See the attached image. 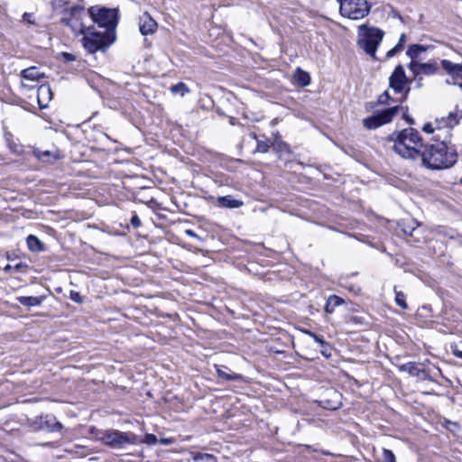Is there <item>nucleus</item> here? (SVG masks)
Wrapping results in <instances>:
<instances>
[{
  "label": "nucleus",
  "instance_id": "f704fd0d",
  "mask_svg": "<svg viewBox=\"0 0 462 462\" xmlns=\"http://www.w3.org/2000/svg\"><path fill=\"white\" fill-rule=\"evenodd\" d=\"M269 143L265 141H257V146H256V150L257 152H267L268 150H269Z\"/></svg>",
  "mask_w": 462,
  "mask_h": 462
},
{
  "label": "nucleus",
  "instance_id": "2eb2a0df",
  "mask_svg": "<svg viewBox=\"0 0 462 462\" xmlns=\"http://www.w3.org/2000/svg\"><path fill=\"white\" fill-rule=\"evenodd\" d=\"M52 98V91L49 85H42L37 90V100L40 108L43 109L48 107L49 102Z\"/></svg>",
  "mask_w": 462,
  "mask_h": 462
},
{
  "label": "nucleus",
  "instance_id": "dca6fc26",
  "mask_svg": "<svg viewBox=\"0 0 462 462\" xmlns=\"http://www.w3.org/2000/svg\"><path fill=\"white\" fill-rule=\"evenodd\" d=\"M40 428L48 431H60L62 429V425L59 422L56 418L52 415H46L40 419Z\"/></svg>",
  "mask_w": 462,
  "mask_h": 462
},
{
  "label": "nucleus",
  "instance_id": "864d4df0",
  "mask_svg": "<svg viewBox=\"0 0 462 462\" xmlns=\"http://www.w3.org/2000/svg\"><path fill=\"white\" fill-rule=\"evenodd\" d=\"M459 88L462 90V83L458 84Z\"/></svg>",
  "mask_w": 462,
  "mask_h": 462
},
{
  "label": "nucleus",
  "instance_id": "4468645a",
  "mask_svg": "<svg viewBox=\"0 0 462 462\" xmlns=\"http://www.w3.org/2000/svg\"><path fill=\"white\" fill-rule=\"evenodd\" d=\"M400 370L408 373L411 376L419 377L422 380L429 379V373L425 369L419 368L418 365L413 362H409L400 366Z\"/></svg>",
  "mask_w": 462,
  "mask_h": 462
},
{
  "label": "nucleus",
  "instance_id": "aec40b11",
  "mask_svg": "<svg viewBox=\"0 0 462 462\" xmlns=\"http://www.w3.org/2000/svg\"><path fill=\"white\" fill-rule=\"evenodd\" d=\"M21 75L23 79L31 81H38L43 77V74L35 67L23 69Z\"/></svg>",
  "mask_w": 462,
  "mask_h": 462
},
{
  "label": "nucleus",
  "instance_id": "ddd939ff",
  "mask_svg": "<svg viewBox=\"0 0 462 462\" xmlns=\"http://www.w3.org/2000/svg\"><path fill=\"white\" fill-rule=\"evenodd\" d=\"M157 29V23L150 16L148 13H144L140 17L139 30L143 35L152 34Z\"/></svg>",
  "mask_w": 462,
  "mask_h": 462
},
{
  "label": "nucleus",
  "instance_id": "c756f323",
  "mask_svg": "<svg viewBox=\"0 0 462 462\" xmlns=\"http://www.w3.org/2000/svg\"><path fill=\"white\" fill-rule=\"evenodd\" d=\"M450 349L455 356L462 358V340L458 343H452L450 345Z\"/></svg>",
  "mask_w": 462,
  "mask_h": 462
},
{
  "label": "nucleus",
  "instance_id": "5fc2aeb1",
  "mask_svg": "<svg viewBox=\"0 0 462 462\" xmlns=\"http://www.w3.org/2000/svg\"><path fill=\"white\" fill-rule=\"evenodd\" d=\"M459 183L462 185V177L459 179Z\"/></svg>",
  "mask_w": 462,
  "mask_h": 462
},
{
  "label": "nucleus",
  "instance_id": "393cba45",
  "mask_svg": "<svg viewBox=\"0 0 462 462\" xmlns=\"http://www.w3.org/2000/svg\"><path fill=\"white\" fill-rule=\"evenodd\" d=\"M394 293H395V302L396 304L402 308V310L408 309V304L406 302V296L402 291H397L396 288H394Z\"/></svg>",
  "mask_w": 462,
  "mask_h": 462
},
{
  "label": "nucleus",
  "instance_id": "412c9836",
  "mask_svg": "<svg viewBox=\"0 0 462 462\" xmlns=\"http://www.w3.org/2000/svg\"><path fill=\"white\" fill-rule=\"evenodd\" d=\"M344 303V300L337 295H330L325 305V311L332 313L335 309Z\"/></svg>",
  "mask_w": 462,
  "mask_h": 462
},
{
  "label": "nucleus",
  "instance_id": "58836bf2",
  "mask_svg": "<svg viewBox=\"0 0 462 462\" xmlns=\"http://www.w3.org/2000/svg\"><path fill=\"white\" fill-rule=\"evenodd\" d=\"M70 300L76 303L82 302V297H81L80 293L78 291H70Z\"/></svg>",
  "mask_w": 462,
  "mask_h": 462
},
{
  "label": "nucleus",
  "instance_id": "7c9ffc66",
  "mask_svg": "<svg viewBox=\"0 0 462 462\" xmlns=\"http://www.w3.org/2000/svg\"><path fill=\"white\" fill-rule=\"evenodd\" d=\"M383 459L384 462H396V457L393 452L387 448H383Z\"/></svg>",
  "mask_w": 462,
  "mask_h": 462
},
{
  "label": "nucleus",
  "instance_id": "4c0bfd02",
  "mask_svg": "<svg viewBox=\"0 0 462 462\" xmlns=\"http://www.w3.org/2000/svg\"><path fill=\"white\" fill-rule=\"evenodd\" d=\"M36 153V156L38 157L39 160L41 161H43V162H47L49 161V158L51 157V152L49 151H44V152H35Z\"/></svg>",
  "mask_w": 462,
  "mask_h": 462
},
{
  "label": "nucleus",
  "instance_id": "473e14b6",
  "mask_svg": "<svg viewBox=\"0 0 462 462\" xmlns=\"http://www.w3.org/2000/svg\"><path fill=\"white\" fill-rule=\"evenodd\" d=\"M332 393L337 400L333 401L332 402H328L326 407L330 410H336L338 407V405L340 404V402L338 400L339 393L336 391H332Z\"/></svg>",
  "mask_w": 462,
  "mask_h": 462
},
{
  "label": "nucleus",
  "instance_id": "49530a36",
  "mask_svg": "<svg viewBox=\"0 0 462 462\" xmlns=\"http://www.w3.org/2000/svg\"><path fill=\"white\" fill-rule=\"evenodd\" d=\"M69 2L67 0H54V5L56 7H65Z\"/></svg>",
  "mask_w": 462,
  "mask_h": 462
},
{
  "label": "nucleus",
  "instance_id": "c85d7f7f",
  "mask_svg": "<svg viewBox=\"0 0 462 462\" xmlns=\"http://www.w3.org/2000/svg\"><path fill=\"white\" fill-rule=\"evenodd\" d=\"M139 443H145L149 446L155 445L158 443V439L154 434L147 433L144 435L143 439H139Z\"/></svg>",
  "mask_w": 462,
  "mask_h": 462
},
{
  "label": "nucleus",
  "instance_id": "b1692460",
  "mask_svg": "<svg viewBox=\"0 0 462 462\" xmlns=\"http://www.w3.org/2000/svg\"><path fill=\"white\" fill-rule=\"evenodd\" d=\"M193 462H217V457L208 453H197L192 457Z\"/></svg>",
  "mask_w": 462,
  "mask_h": 462
},
{
  "label": "nucleus",
  "instance_id": "a18cd8bd",
  "mask_svg": "<svg viewBox=\"0 0 462 462\" xmlns=\"http://www.w3.org/2000/svg\"><path fill=\"white\" fill-rule=\"evenodd\" d=\"M158 442L162 445H171L174 442V440L170 438H162L161 439H158Z\"/></svg>",
  "mask_w": 462,
  "mask_h": 462
},
{
  "label": "nucleus",
  "instance_id": "0eeeda50",
  "mask_svg": "<svg viewBox=\"0 0 462 462\" xmlns=\"http://www.w3.org/2000/svg\"><path fill=\"white\" fill-rule=\"evenodd\" d=\"M61 23L68 26L75 35H79L87 28L82 19L85 16V8L82 5H75L69 8H64Z\"/></svg>",
  "mask_w": 462,
  "mask_h": 462
},
{
  "label": "nucleus",
  "instance_id": "f03ea898",
  "mask_svg": "<svg viewBox=\"0 0 462 462\" xmlns=\"http://www.w3.org/2000/svg\"><path fill=\"white\" fill-rule=\"evenodd\" d=\"M393 134L390 139L393 141V151L402 158L414 160L419 158L422 152V139L419 132L414 128L403 129L396 134Z\"/></svg>",
  "mask_w": 462,
  "mask_h": 462
},
{
  "label": "nucleus",
  "instance_id": "423d86ee",
  "mask_svg": "<svg viewBox=\"0 0 462 462\" xmlns=\"http://www.w3.org/2000/svg\"><path fill=\"white\" fill-rule=\"evenodd\" d=\"M339 13L343 17L350 20H361L367 16L371 11L368 0H337Z\"/></svg>",
  "mask_w": 462,
  "mask_h": 462
},
{
  "label": "nucleus",
  "instance_id": "1a4fd4ad",
  "mask_svg": "<svg viewBox=\"0 0 462 462\" xmlns=\"http://www.w3.org/2000/svg\"><path fill=\"white\" fill-rule=\"evenodd\" d=\"M400 109L407 110L408 108L400 106H395L384 109L369 117L363 119V125L369 130L376 129L383 125L390 123L393 120V116H395L398 114Z\"/></svg>",
  "mask_w": 462,
  "mask_h": 462
},
{
  "label": "nucleus",
  "instance_id": "c9c22d12",
  "mask_svg": "<svg viewBox=\"0 0 462 462\" xmlns=\"http://www.w3.org/2000/svg\"><path fill=\"white\" fill-rule=\"evenodd\" d=\"M390 99H391V97L389 95V92L386 90L379 96L378 103L381 105H387V104H389Z\"/></svg>",
  "mask_w": 462,
  "mask_h": 462
},
{
  "label": "nucleus",
  "instance_id": "39448f33",
  "mask_svg": "<svg viewBox=\"0 0 462 462\" xmlns=\"http://www.w3.org/2000/svg\"><path fill=\"white\" fill-rule=\"evenodd\" d=\"M88 14L98 27L104 28L105 31L116 32L118 23V10L116 8L91 6L88 9Z\"/></svg>",
  "mask_w": 462,
  "mask_h": 462
},
{
  "label": "nucleus",
  "instance_id": "09e8293b",
  "mask_svg": "<svg viewBox=\"0 0 462 462\" xmlns=\"http://www.w3.org/2000/svg\"><path fill=\"white\" fill-rule=\"evenodd\" d=\"M185 234L189 236V237H192V238H199V236L191 229H187L185 231Z\"/></svg>",
  "mask_w": 462,
  "mask_h": 462
},
{
  "label": "nucleus",
  "instance_id": "cd10ccee",
  "mask_svg": "<svg viewBox=\"0 0 462 462\" xmlns=\"http://www.w3.org/2000/svg\"><path fill=\"white\" fill-rule=\"evenodd\" d=\"M217 373L219 377L224 378L227 381L238 380L241 378V375L238 374H235V373L234 374H226L220 368H217Z\"/></svg>",
  "mask_w": 462,
  "mask_h": 462
},
{
  "label": "nucleus",
  "instance_id": "8fccbe9b",
  "mask_svg": "<svg viewBox=\"0 0 462 462\" xmlns=\"http://www.w3.org/2000/svg\"><path fill=\"white\" fill-rule=\"evenodd\" d=\"M403 118L405 119V121L408 124H410V125H413L414 124V120L410 116H408L406 113L403 114Z\"/></svg>",
  "mask_w": 462,
  "mask_h": 462
},
{
  "label": "nucleus",
  "instance_id": "f8f14e48",
  "mask_svg": "<svg viewBox=\"0 0 462 462\" xmlns=\"http://www.w3.org/2000/svg\"><path fill=\"white\" fill-rule=\"evenodd\" d=\"M408 83V79L402 65L395 67L389 78V86L396 93H402Z\"/></svg>",
  "mask_w": 462,
  "mask_h": 462
},
{
  "label": "nucleus",
  "instance_id": "6ab92c4d",
  "mask_svg": "<svg viewBox=\"0 0 462 462\" xmlns=\"http://www.w3.org/2000/svg\"><path fill=\"white\" fill-rule=\"evenodd\" d=\"M218 205L226 208H239L243 206V201L234 199L232 196H223L217 199Z\"/></svg>",
  "mask_w": 462,
  "mask_h": 462
},
{
  "label": "nucleus",
  "instance_id": "37998d69",
  "mask_svg": "<svg viewBox=\"0 0 462 462\" xmlns=\"http://www.w3.org/2000/svg\"><path fill=\"white\" fill-rule=\"evenodd\" d=\"M32 14L30 13H24L23 15V22L28 23L30 24H33L34 22L31 19Z\"/></svg>",
  "mask_w": 462,
  "mask_h": 462
},
{
  "label": "nucleus",
  "instance_id": "79ce46f5",
  "mask_svg": "<svg viewBox=\"0 0 462 462\" xmlns=\"http://www.w3.org/2000/svg\"><path fill=\"white\" fill-rule=\"evenodd\" d=\"M405 42H406V35H405V33H402L400 35L398 43L396 45L402 51V49L405 45Z\"/></svg>",
  "mask_w": 462,
  "mask_h": 462
},
{
  "label": "nucleus",
  "instance_id": "f3484780",
  "mask_svg": "<svg viewBox=\"0 0 462 462\" xmlns=\"http://www.w3.org/2000/svg\"><path fill=\"white\" fill-rule=\"evenodd\" d=\"M441 65L448 74L454 79H462V65L453 63L448 60H442Z\"/></svg>",
  "mask_w": 462,
  "mask_h": 462
},
{
  "label": "nucleus",
  "instance_id": "603ef678",
  "mask_svg": "<svg viewBox=\"0 0 462 462\" xmlns=\"http://www.w3.org/2000/svg\"><path fill=\"white\" fill-rule=\"evenodd\" d=\"M410 88L407 89V91L405 92V96H404V98H406L407 95H408V92H409Z\"/></svg>",
  "mask_w": 462,
  "mask_h": 462
},
{
  "label": "nucleus",
  "instance_id": "c03bdc74",
  "mask_svg": "<svg viewBox=\"0 0 462 462\" xmlns=\"http://www.w3.org/2000/svg\"><path fill=\"white\" fill-rule=\"evenodd\" d=\"M422 130H423L425 133H427V134H432V133H434V132H435V129L433 128L432 125H431V124H430V123L426 124V125L423 126Z\"/></svg>",
  "mask_w": 462,
  "mask_h": 462
},
{
  "label": "nucleus",
  "instance_id": "a211bd4d",
  "mask_svg": "<svg viewBox=\"0 0 462 462\" xmlns=\"http://www.w3.org/2000/svg\"><path fill=\"white\" fill-rule=\"evenodd\" d=\"M44 300V296H19L16 298V300L25 307L40 306Z\"/></svg>",
  "mask_w": 462,
  "mask_h": 462
},
{
  "label": "nucleus",
  "instance_id": "9b49d317",
  "mask_svg": "<svg viewBox=\"0 0 462 462\" xmlns=\"http://www.w3.org/2000/svg\"><path fill=\"white\" fill-rule=\"evenodd\" d=\"M426 50L427 48L422 45L412 44L406 51V55L411 59V62L408 65V68L415 77L420 74V66L422 64L421 62L418 61V59L420 58V53Z\"/></svg>",
  "mask_w": 462,
  "mask_h": 462
},
{
  "label": "nucleus",
  "instance_id": "20e7f679",
  "mask_svg": "<svg viewBox=\"0 0 462 462\" xmlns=\"http://www.w3.org/2000/svg\"><path fill=\"white\" fill-rule=\"evenodd\" d=\"M359 36L358 45L364 51L370 55L373 59H376L375 53L381 42L383 41L384 32L376 27H370L362 24L358 28Z\"/></svg>",
  "mask_w": 462,
  "mask_h": 462
},
{
  "label": "nucleus",
  "instance_id": "a878e982",
  "mask_svg": "<svg viewBox=\"0 0 462 462\" xmlns=\"http://www.w3.org/2000/svg\"><path fill=\"white\" fill-rule=\"evenodd\" d=\"M438 66L436 63H423L420 66V73L424 75H432L435 74L438 71Z\"/></svg>",
  "mask_w": 462,
  "mask_h": 462
},
{
  "label": "nucleus",
  "instance_id": "f257e3e1",
  "mask_svg": "<svg viewBox=\"0 0 462 462\" xmlns=\"http://www.w3.org/2000/svg\"><path fill=\"white\" fill-rule=\"evenodd\" d=\"M436 143L426 145L420 154L422 165L430 170H442L453 166L458 159V154L453 146H449L447 138L441 139V134H436Z\"/></svg>",
  "mask_w": 462,
  "mask_h": 462
},
{
  "label": "nucleus",
  "instance_id": "2f4dec72",
  "mask_svg": "<svg viewBox=\"0 0 462 462\" xmlns=\"http://www.w3.org/2000/svg\"><path fill=\"white\" fill-rule=\"evenodd\" d=\"M26 267H27V265L23 263H18L17 264L14 265V266L11 264H7L6 266H5L4 272H5V273H11L12 271L20 272Z\"/></svg>",
  "mask_w": 462,
  "mask_h": 462
},
{
  "label": "nucleus",
  "instance_id": "de8ad7c7",
  "mask_svg": "<svg viewBox=\"0 0 462 462\" xmlns=\"http://www.w3.org/2000/svg\"><path fill=\"white\" fill-rule=\"evenodd\" d=\"M62 56L64 57L65 60H67V61H72L75 60V56L71 53L62 52Z\"/></svg>",
  "mask_w": 462,
  "mask_h": 462
},
{
  "label": "nucleus",
  "instance_id": "bb28decb",
  "mask_svg": "<svg viewBox=\"0 0 462 462\" xmlns=\"http://www.w3.org/2000/svg\"><path fill=\"white\" fill-rule=\"evenodd\" d=\"M171 91L172 94H180L181 97H183L185 94L189 92V89L186 84L179 82L171 88Z\"/></svg>",
  "mask_w": 462,
  "mask_h": 462
},
{
  "label": "nucleus",
  "instance_id": "ea45409f",
  "mask_svg": "<svg viewBox=\"0 0 462 462\" xmlns=\"http://www.w3.org/2000/svg\"><path fill=\"white\" fill-rule=\"evenodd\" d=\"M401 51L402 50L397 45H395L393 48H392L391 50H389L387 51L386 58L387 59L393 58V56H395Z\"/></svg>",
  "mask_w": 462,
  "mask_h": 462
},
{
  "label": "nucleus",
  "instance_id": "7ed1b4c3",
  "mask_svg": "<svg viewBox=\"0 0 462 462\" xmlns=\"http://www.w3.org/2000/svg\"><path fill=\"white\" fill-rule=\"evenodd\" d=\"M83 38L81 43L84 49L89 53H96L98 51H105L116 40V32L113 31H97L94 26H89L81 33Z\"/></svg>",
  "mask_w": 462,
  "mask_h": 462
},
{
  "label": "nucleus",
  "instance_id": "9d476101",
  "mask_svg": "<svg viewBox=\"0 0 462 462\" xmlns=\"http://www.w3.org/2000/svg\"><path fill=\"white\" fill-rule=\"evenodd\" d=\"M462 117V112H449L447 117H442L441 119H437V134H441L444 132L445 136L448 137L449 135V129L453 128L455 125H458L459 120Z\"/></svg>",
  "mask_w": 462,
  "mask_h": 462
},
{
  "label": "nucleus",
  "instance_id": "3c124183",
  "mask_svg": "<svg viewBox=\"0 0 462 462\" xmlns=\"http://www.w3.org/2000/svg\"><path fill=\"white\" fill-rule=\"evenodd\" d=\"M414 230H415V228H414V227L410 228V230H408V229L404 228V229H403V232H404L405 234H409L410 236H412V233H413V231H414Z\"/></svg>",
  "mask_w": 462,
  "mask_h": 462
},
{
  "label": "nucleus",
  "instance_id": "e433bc0d",
  "mask_svg": "<svg viewBox=\"0 0 462 462\" xmlns=\"http://www.w3.org/2000/svg\"><path fill=\"white\" fill-rule=\"evenodd\" d=\"M303 332H304L305 334H307L308 336L311 337H312V338H313L317 343H319V345H320V344H323L324 339H323V337H320V336H319V335H317V334L313 333V332H312V331H310V330H307V329L303 330Z\"/></svg>",
  "mask_w": 462,
  "mask_h": 462
},
{
  "label": "nucleus",
  "instance_id": "6e6552de",
  "mask_svg": "<svg viewBox=\"0 0 462 462\" xmlns=\"http://www.w3.org/2000/svg\"><path fill=\"white\" fill-rule=\"evenodd\" d=\"M101 440L106 446L112 448H124L127 444H138L139 437L134 432L111 430L104 433Z\"/></svg>",
  "mask_w": 462,
  "mask_h": 462
},
{
  "label": "nucleus",
  "instance_id": "4be33fe9",
  "mask_svg": "<svg viewBox=\"0 0 462 462\" xmlns=\"http://www.w3.org/2000/svg\"><path fill=\"white\" fill-rule=\"evenodd\" d=\"M294 79L301 87H306L310 83V77L309 73L298 68L294 74Z\"/></svg>",
  "mask_w": 462,
  "mask_h": 462
},
{
  "label": "nucleus",
  "instance_id": "5701e85b",
  "mask_svg": "<svg viewBox=\"0 0 462 462\" xmlns=\"http://www.w3.org/2000/svg\"><path fill=\"white\" fill-rule=\"evenodd\" d=\"M26 242H27L29 250H31L32 252H39L42 250V245L37 236H35L33 235H30V236H28Z\"/></svg>",
  "mask_w": 462,
  "mask_h": 462
},
{
  "label": "nucleus",
  "instance_id": "72a5a7b5",
  "mask_svg": "<svg viewBox=\"0 0 462 462\" xmlns=\"http://www.w3.org/2000/svg\"><path fill=\"white\" fill-rule=\"evenodd\" d=\"M320 346H321L320 353L322 354V356L328 358L331 356L330 345L324 340L323 344H320Z\"/></svg>",
  "mask_w": 462,
  "mask_h": 462
},
{
  "label": "nucleus",
  "instance_id": "a19ab883",
  "mask_svg": "<svg viewBox=\"0 0 462 462\" xmlns=\"http://www.w3.org/2000/svg\"><path fill=\"white\" fill-rule=\"evenodd\" d=\"M130 222H131V225L134 228H138L141 226V220H140L139 217L136 214L133 215V217H131Z\"/></svg>",
  "mask_w": 462,
  "mask_h": 462
}]
</instances>
